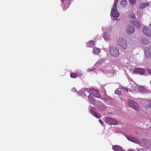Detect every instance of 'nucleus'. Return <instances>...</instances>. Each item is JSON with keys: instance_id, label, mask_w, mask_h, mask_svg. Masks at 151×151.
Segmentation results:
<instances>
[{"instance_id": "32", "label": "nucleus", "mask_w": 151, "mask_h": 151, "mask_svg": "<svg viewBox=\"0 0 151 151\" xmlns=\"http://www.w3.org/2000/svg\"><path fill=\"white\" fill-rule=\"evenodd\" d=\"M146 140L145 139H143L142 140V142H143L144 143L146 144Z\"/></svg>"}, {"instance_id": "10", "label": "nucleus", "mask_w": 151, "mask_h": 151, "mask_svg": "<svg viewBox=\"0 0 151 151\" xmlns=\"http://www.w3.org/2000/svg\"><path fill=\"white\" fill-rule=\"evenodd\" d=\"M111 13L113 17H118L119 16V14L117 9H112Z\"/></svg>"}, {"instance_id": "30", "label": "nucleus", "mask_w": 151, "mask_h": 151, "mask_svg": "<svg viewBox=\"0 0 151 151\" xmlns=\"http://www.w3.org/2000/svg\"><path fill=\"white\" fill-rule=\"evenodd\" d=\"M146 70L147 73H149L150 76H151V69L147 68L146 69Z\"/></svg>"}, {"instance_id": "22", "label": "nucleus", "mask_w": 151, "mask_h": 151, "mask_svg": "<svg viewBox=\"0 0 151 151\" xmlns=\"http://www.w3.org/2000/svg\"><path fill=\"white\" fill-rule=\"evenodd\" d=\"M118 2V0H115L114 1V3L113 7L114 8L112 9H117V3Z\"/></svg>"}, {"instance_id": "38", "label": "nucleus", "mask_w": 151, "mask_h": 151, "mask_svg": "<svg viewBox=\"0 0 151 151\" xmlns=\"http://www.w3.org/2000/svg\"><path fill=\"white\" fill-rule=\"evenodd\" d=\"M62 2H64V0H61Z\"/></svg>"}, {"instance_id": "28", "label": "nucleus", "mask_w": 151, "mask_h": 151, "mask_svg": "<svg viewBox=\"0 0 151 151\" xmlns=\"http://www.w3.org/2000/svg\"><path fill=\"white\" fill-rule=\"evenodd\" d=\"M129 18L132 19H135V15L134 14H133L132 15H129Z\"/></svg>"}, {"instance_id": "14", "label": "nucleus", "mask_w": 151, "mask_h": 151, "mask_svg": "<svg viewBox=\"0 0 151 151\" xmlns=\"http://www.w3.org/2000/svg\"><path fill=\"white\" fill-rule=\"evenodd\" d=\"M94 45V42L93 41H91L86 43V46L87 47H93Z\"/></svg>"}, {"instance_id": "33", "label": "nucleus", "mask_w": 151, "mask_h": 151, "mask_svg": "<svg viewBox=\"0 0 151 151\" xmlns=\"http://www.w3.org/2000/svg\"><path fill=\"white\" fill-rule=\"evenodd\" d=\"M139 91H142V90H140L141 89H143V87L142 86H140L139 87Z\"/></svg>"}, {"instance_id": "6", "label": "nucleus", "mask_w": 151, "mask_h": 151, "mask_svg": "<svg viewBox=\"0 0 151 151\" xmlns=\"http://www.w3.org/2000/svg\"><path fill=\"white\" fill-rule=\"evenodd\" d=\"M145 71L146 70L144 69L135 68L134 70L133 71V73L140 75H142L144 74Z\"/></svg>"}, {"instance_id": "15", "label": "nucleus", "mask_w": 151, "mask_h": 151, "mask_svg": "<svg viewBox=\"0 0 151 151\" xmlns=\"http://www.w3.org/2000/svg\"><path fill=\"white\" fill-rule=\"evenodd\" d=\"M149 42L148 39L145 38L142 39L141 41V43L144 45H148Z\"/></svg>"}, {"instance_id": "11", "label": "nucleus", "mask_w": 151, "mask_h": 151, "mask_svg": "<svg viewBox=\"0 0 151 151\" xmlns=\"http://www.w3.org/2000/svg\"><path fill=\"white\" fill-rule=\"evenodd\" d=\"M130 22L131 24H133L137 28L139 29L141 27V25L139 22L137 21H134L133 20H131Z\"/></svg>"}, {"instance_id": "9", "label": "nucleus", "mask_w": 151, "mask_h": 151, "mask_svg": "<svg viewBox=\"0 0 151 151\" xmlns=\"http://www.w3.org/2000/svg\"><path fill=\"white\" fill-rule=\"evenodd\" d=\"M143 32L147 36L149 37L151 36V29L148 27H145L143 29Z\"/></svg>"}, {"instance_id": "8", "label": "nucleus", "mask_w": 151, "mask_h": 151, "mask_svg": "<svg viewBox=\"0 0 151 151\" xmlns=\"http://www.w3.org/2000/svg\"><path fill=\"white\" fill-rule=\"evenodd\" d=\"M134 31L135 28L133 26L129 25L127 26L126 28V32L127 34L131 35L133 33Z\"/></svg>"}, {"instance_id": "35", "label": "nucleus", "mask_w": 151, "mask_h": 151, "mask_svg": "<svg viewBox=\"0 0 151 151\" xmlns=\"http://www.w3.org/2000/svg\"><path fill=\"white\" fill-rule=\"evenodd\" d=\"M128 151H134L132 149H129Z\"/></svg>"}, {"instance_id": "3", "label": "nucleus", "mask_w": 151, "mask_h": 151, "mask_svg": "<svg viewBox=\"0 0 151 151\" xmlns=\"http://www.w3.org/2000/svg\"><path fill=\"white\" fill-rule=\"evenodd\" d=\"M127 105L129 106L132 107L135 110L139 109V107L137 104L133 100H128Z\"/></svg>"}, {"instance_id": "7", "label": "nucleus", "mask_w": 151, "mask_h": 151, "mask_svg": "<svg viewBox=\"0 0 151 151\" xmlns=\"http://www.w3.org/2000/svg\"><path fill=\"white\" fill-rule=\"evenodd\" d=\"M106 122L110 125H116L117 124V122L116 119L109 117L106 118Z\"/></svg>"}, {"instance_id": "1", "label": "nucleus", "mask_w": 151, "mask_h": 151, "mask_svg": "<svg viewBox=\"0 0 151 151\" xmlns=\"http://www.w3.org/2000/svg\"><path fill=\"white\" fill-rule=\"evenodd\" d=\"M116 43L118 45L124 49H126L127 48L128 45L127 41L123 38H118L116 40Z\"/></svg>"}, {"instance_id": "37", "label": "nucleus", "mask_w": 151, "mask_h": 151, "mask_svg": "<svg viewBox=\"0 0 151 151\" xmlns=\"http://www.w3.org/2000/svg\"><path fill=\"white\" fill-rule=\"evenodd\" d=\"M92 70H92H92H89V69H88V71H92Z\"/></svg>"}, {"instance_id": "21", "label": "nucleus", "mask_w": 151, "mask_h": 151, "mask_svg": "<svg viewBox=\"0 0 151 151\" xmlns=\"http://www.w3.org/2000/svg\"><path fill=\"white\" fill-rule=\"evenodd\" d=\"M127 0H122L120 2L121 5L123 6H125L127 4Z\"/></svg>"}, {"instance_id": "18", "label": "nucleus", "mask_w": 151, "mask_h": 151, "mask_svg": "<svg viewBox=\"0 0 151 151\" xmlns=\"http://www.w3.org/2000/svg\"><path fill=\"white\" fill-rule=\"evenodd\" d=\"M151 52H150V50L149 49H147L146 50L145 55L146 57L147 58H148L149 57H150V55Z\"/></svg>"}, {"instance_id": "2", "label": "nucleus", "mask_w": 151, "mask_h": 151, "mask_svg": "<svg viewBox=\"0 0 151 151\" xmlns=\"http://www.w3.org/2000/svg\"><path fill=\"white\" fill-rule=\"evenodd\" d=\"M88 91L89 93V95L93 96L97 98H101V95L99 93L97 90L92 89H89Z\"/></svg>"}, {"instance_id": "34", "label": "nucleus", "mask_w": 151, "mask_h": 151, "mask_svg": "<svg viewBox=\"0 0 151 151\" xmlns=\"http://www.w3.org/2000/svg\"><path fill=\"white\" fill-rule=\"evenodd\" d=\"M124 90H125V91H126L127 92H128V90L127 89L125 88Z\"/></svg>"}, {"instance_id": "25", "label": "nucleus", "mask_w": 151, "mask_h": 151, "mask_svg": "<svg viewBox=\"0 0 151 151\" xmlns=\"http://www.w3.org/2000/svg\"><path fill=\"white\" fill-rule=\"evenodd\" d=\"M146 106L147 107H151V101H147Z\"/></svg>"}, {"instance_id": "4", "label": "nucleus", "mask_w": 151, "mask_h": 151, "mask_svg": "<svg viewBox=\"0 0 151 151\" xmlns=\"http://www.w3.org/2000/svg\"><path fill=\"white\" fill-rule=\"evenodd\" d=\"M110 54L114 57H117L119 55V50L116 47L112 48L110 50Z\"/></svg>"}, {"instance_id": "26", "label": "nucleus", "mask_w": 151, "mask_h": 151, "mask_svg": "<svg viewBox=\"0 0 151 151\" xmlns=\"http://www.w3.org/2000/svg\"><path fill=\"white\" fill-rule=\"evenodd\" d=\"M122 91L118 90H116L115 91V93L118 95H120L122 94Z\"/></svg>"}, {"instance_id": "24", "label": "nucleus", "mask_w": 151, "mask_h": 151, "mask_svg": "<svg viewBox=\"0 0 151 151\" xmlns=\"http://www.w3.org/2000/svg\"><path fill=\"white\" fill-rule=\"evenodd\" d=\"M70 76L71 78H75L77 77V75L75 73H72L70 74Z\"/></svg>"}, {"instance_id": "39", "label": "nucleus", "mask_w": 151, "mask_h": 151, "mask_svg": "<svg viewBox=\"0 0 151 151\" xmlns=\"http://www.w3.org/2000/svg\"><path fill=\"white\" fill-rule=\"evenodd\" d=\"M112 28V27H111V28H110V30H111Z\"/></svg>"}, {"instance_id": "31", "label": "nucleus", "mask_w": 151, "mask_h": 151, "mask_svg": "<svg viewBox=\"0 0 151 151\" xmlns=\"http://www.w3.org/2000/svg\"><path fill=\"white\" fill-rule=\"evenodd\" d=\"M99 121L100 123L101 124V125H103V121L101 120V119H99Z\"/></svg>"}, {"instance_id": "40", "label": "nucleus", "mask_w": 151, "mask_h": 151, "mask_svg": "<svg viewBox=\"0 0 151 151\" xmlns=\"http://www.w3.org/2000/svg\"><path fill=\"white\" fill-rule=\"evenodd\" d=\"M150 83L151 84V81H150Z\"/></svg>"}, {"instance_id": "20", "label": "nucleus", "mask_w": 151, "mask_h": 151, "mask_svg": "<svg viewBox=\"0 0 151 151\" xmlns=\"http://www.w3.org/2000/svg\"><path fill=\"white\" fill-rule=\"evenodd\" d=\"M75 72H76V74H77V77H80L83 74L82 72L80 70H77Z\"/></svg>"}, {"instance_id": "19", "label": "nucleus", "mask_w": 151, "mask_h": 151, "mask_svg": "<svg viewBox=\"0 0 151 151\" xmlns=\"http://www.w3.org/2000/svg\"><path fill=\"white\" fill-rule=\"evenodd\" d=\"M105 106L104 104H102L99 106V109L101 110H104L105 109Z\"/></svg>"}, {"instance_id": "12", "label": "nucleus", "mask_w": 151, "mask_h": 151, "mask_svg": "<svg viewBox=\"0 0 151 151\" xmlns=\"http://www.w3.org/2000/svg\"><path fill=\"white\" fill-rule=\"evenodd\" d=\"M88 99L90 102L93 104H96V100L94 99L93 96L92 95H89L88 97Z\"/></svg>"}, {"instance_id": "36", "label": "nucleus", "mask_w": 151, "mask_h": 151, "mask_svg": "<svg viewBox=\"0 0 151 151\" xmlns=\"http://www.w3.org/2000/svg\"><path fill=\"white\" fill-rule=\"evenodd\" d=\"M149 26L150 27V28H151V22H150V24H149Z\"/></svg>"}, {"instance_id": "5", "label": "nucleus", "mask_w": 151, "mask_h": 151, "mask_svg": "<svg viewBox=\"0 0 151 151\" xmlns=\"http://www.w3.org/2000/svg\"><path fill=\"white\" fill-rule=\"evenodd\" d=\"M126 137L129 141L136 144H139L141 143L140 140L135 137H132L131 136H128Z\"/></svg>"}, {"instance_id": "16", "label": "nucleus", "mask_w": 151, "mask_h": 151, "mask_svg": "<svg viewBox=\"0 0 151 151\" xmlns=\"http://www.w3.org/2000/svg\"><path fill=\"white\" fill-rule=\"evenodd\" d=\"M100 52V49L99 48L95 47L93 49V53L95 54H99Z\"/></svg>"}, {"instance_id": "23", "label": "nucleus", "mask_w": 151, "mask_h": 151, "mask_svg": "<svg viewBox=\"0 0 151 151\" xmlns=\"http://www.w3.org/2000/svg\"><path fill=\"white\" fill-rule=\"evenodd\" d=\"M93 116L98 118H101V116L100 114L97 112L95 113Z\"/></svg>"}, {"instance_id": "13", "label": "nucleus", "mask_w": 151, "mask_h": 151, "mask_svg": "<svg viewBox=\"0 0 151 151\" xmlns=\"http://www.w3.org/2000/svg\"><path fill=\"white\" fill-rule=\"evenodd\" d=\"M149 4V2H147L146 3L143 2L141 3L139 5V8L141 9H144L146 7L148 6Z\"/></svg>"}, {"instance_id": "17", "label": "nucleus", "mask_w": 151, "mask_h": 151, "mask_svg": "<svg viewBox=\"0 0 151 151\" xmlns=\"http://www.w3.org/2000/svg\"><path fill=\"white\" fill-rule=\"evenodd\" d=\"M103 37L106 41L109 40L110 39V37L109 35H107L106 32L104 33L103 35Z\"/></svg>"}, {"instance_id": "27", "label": "nucleus", "mask_w": 151, "mask_h": 151, "mask_svg": "<svg viewBox=\"0 0 151 151\" xmlns=\"http://www.w3.org/2000/svg\"><path fill=\"white\" fill-rule=\"evenodd\" d=\"M95 109L93 108H92V109L90 110L91 113L93 116L94 115L95 113L96 112L95 111Z\"/></svg>"}, {"instance_id": "29", "label": "nucleus", "mask_w": 151, "mask_h": 151, "mask_svg": "<svg viewBox=\"0 0 151 151\" xmlns=\"http://www.w3.org/2000/svg\"><path fill=\"white\" fill-rule=\"evenodd\" d=\"M129 1L132 4H133L135 3L136 0H129Z\"/></svg>"}]
</instances>
